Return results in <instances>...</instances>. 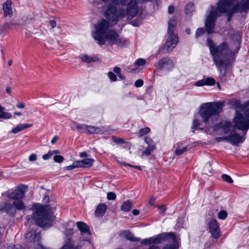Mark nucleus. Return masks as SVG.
Listing matches in <instances>:
<instances>
[{
  "instance_id": "79ce46f5",
  "label": "nucleus",
  "mask_w": 249,
  "mask_h": 249,
  "mask_svg": "<svg viewBox=\"0 0 249 249\" xmlns=\"http://www.w3.org/2000/svg\"><path fill=\"white\" fill-rule=\"evenodd\" d=\"M227 216V213L224 210H221L218 213V217L220 219L224 220Z\"/></svg>"
},
{
  "instance_id": "58836bf2",
  "label": "nucleus",
  "mask_w": 249,
  "mask_h": 249,
  "mask_svg": "<svg viewBox=\"0 0 249 249\" xmlns=\"http://www.w3.org/2000/svg\"><path fill=\"white\" fill-rule=\"evenodd\" d=\"M79 168L77 160L74 161L72 164L69 166H65L64 168L65 170H71L73 169Z\"/></svg>"
},
{
  "instance_id": "0e129e2a",
  "label": "nucleus",
  "mask_w": 249,
  "mask_h": 249,
  "mask_svg": "<svg viewBox=\"0 0 249 249\" xmlns=\"http://www.w3.org/2000/svg\"><path fill=\"white\" fill-rule=\"evenodd\" d=\"M11 249H24L23 247L19 245H15L12 247Z\"/></svg>"
},
{
  "instance_id": "6e6d98bb",
  "label": "nucleus",
  "mask_w": 249,
  "mask_h": 249,
  "mask_svg": "<svg viewBox=\"0 0 249 249\" xmlns=\"http://www.w3.org/2000/svg\"><path fill=\"white\" fill-rule=\"evenodd\" d=\"M37 155L36 154H32L29 157V160L31 162L35 161L36 160Z\"/></svg>"
},
{
  "instance_id": "0eeeda50",
  "label": "nucleus",
  "mask_w": 249,
  "mask_h": 249,
  "mask_svg": "<svg viewBox=\"0 0 249 249\" xmlns=\"http://www.w3.org/2000/svg\"><path fill=\"white\" fill-rule=\"evenodd\" d=\"M177 21L173 18L168 22V37L165 44L164 48L168 53L171 52L177 46L178 38V36L174 34Z\"/></svg>"
},
{
  "instance_id": "9d476101",
  "label": "nucleus",
  "mask_w": 249,
  "mask_h": 249,
  "mask_svg": "<svg viewBox=\"0 0 249 249\" xmlns=\"http://www.w3.org/2000/svg\"><path fill=\"white\" fill-rule=\"evenodd\" d=\"M175 63L168 56L163 57L158 62L157 66L161 71L169 72L173 70Z\"/></svg>"
},
{
  "instance_id": "423d86ee",
  "label": "nucleus",
  "mask_w": 249,
  "mask_h": 249,
  "mask_svg": "<svg viewBox=\"0 0 249 249\" xmlns=\"http://www.w3.org/2000/svg\"><path fill=\"white\" fill-rule=\"evenodd\" d=\"M27 188V186L21 185L16 189L9 190L5 193L7 197L14 200L12 204L6 203L4 205L5 211L9 214L14 215L17 210L21 211L25 208L26 206L22 199L24 197L25 191Z\"/></svg>"
},
{
  "instance_id": "f704fd0d",
  "label": "nucleus",
  "mask_w": 249,
  "mask_h": 249,
  "mask_svg": "<svg viewBox=\"0 0 249 249\" xmlns=\"http://www.w3.org/2000/svg\"><path fill=\"white\" fill-rule=\"evenodd\" d=\"M4 108L0 109V119H9L12 117L11 114L7 112L4 111Z\"/></svg>"
},
{
  "instance_id": "ea45409f",
  "label": "nucleus",
  "mask_w": 249,
  "mask_h": 249,
  "mask_svg": "<svg viewBox=\"0 0 249 249\" xmlns=\"http://www.w3.org/2000/svg\"><path fill=\"white\" fill-rule=\"evenodd\" d=\"M222 179L225 182L228 183H232L233 182V180L231 178V177L226 174H223L221 176Z\"/></svg>"
},
{
  "instance_id": "f8f14e48",
  "label": "nucleus",
  "mask_w": 249,
  "mask_h": 249,
  "mask_svg": "<svg viewBox=\"0 0 249 249\" xmlns=\"http://www.w3.org/2000/svg\"><path fill=\"white\" fill-rule=\"evenodd\" d=\"M76 225L81 232L80 239L82 241H89L91 232L89 226L82 222H76Z\"/></svg>"
},
{
  "instance_id": "20e7f679",
  "label": "nucleus",
  "mask_w": 249,
  "mask_h": 249,
  "mask_svg": "<svg viewBox=\"0 0 249 249\" xmlns=\"http://www.w3.org/2000/svg\"><path fill=\"white\" fill-rule=\"evenodd\" d=\"M207 44L215 66L222 77L225 76L229 65L225 63V59L229 56L230 50L227 42H223L216 45L211 38L207 39Z\"/></svg>"
},
{
  "instance_id": "f03ea898",
  "label": "nucleus",
  "mask_w": 249,
  "mask_h": 249,
  "mask_svg": "<svg viewBox=\"0 0 249 249\" xmlns=\"http://www.w3.org/2000/svg\"><path fill=\"white\" fill-rule=\"evenodd\" d=\"M105 3L110 2L105 13V17L111 22L116 23L119 20L126 17L132 19L138 13L137 0H102Z\"/></svg>"
},
{
  "instance_id": "c85d7f7f",
  "label": "nucleus",
  "mask_w": 249,
  "mask_h": 249,
  "mask_svg": "<svg viewBox=\"0 0 249 249\" xmlns=\"http://www.w3.org/2000/svg\"><path fill=\"white\" fill-rule=\"evenodd\" d=\"M129 44V41L126 39L119 36L115 44H116L119 47L123 48L127 46Z\"/></svg>"
},
{
  "instance_id": "6ab92c4d",
  "label": "nucleus",
  "mask_w": 249,
  "mask_h": 249,
  "mask_svg": "<svg viewBox=\"0 0 249 249\" xmlns=\"http://www.w3.org/2000/svg\"><path fill=\"white\" fill-rule=\"evenodd\" d=\"M104 127H95L92 125H87L86 132L89 134H102L104 132Z\"/></svg>"
},
{
  "instance_id": "39448f33",
  "label": "nucleus",
  "mask_w": 249,
  "mask_h": 249,
  "mask_svg": "<svg viewBox=\"0 0 249 249\" xmlns=\"http://www.w3.org/2000/svg\"><path fill=\"white\" fill-rule=\"evenodd\" d=\"M32 208L35 211L31 217L29 216L27 217L28 223L33 220L36 225L44 228H49L52 225L55 217L53 215V210L50 206L36 203L33 205Z\"/></svg>"
},
{
  "instance_id": "864d4df0",
  "label": "nucleus",
  "mask_w": 249,
  "mask_h": 249,
  "mask_svg": "<svg viewBox=\"0 0 249 249\" xmlns=\"http://www.w3.org/2000/svg\"><path fill=\"white\" fill-rule=\"evenodd\" d=\"M195 85L197 87H201L205 85L204 79L197 81L195 83Z\"/></svg>"
},
{
  "instance_id": "a211bd4d",
  "label": "nucleus",
  "mask_w": 249,
  "mask_h": 249,
  "mask_svg": "<svg viewBox=\"0 0 249 249\" xmlns=\"http://www.w3.org/2000/svg\"><path fill=\"white\" fill-rule=\"evenodd\" d=\"M119 35L115 31L110 30L105 35V37L111 44H115L119 37Z\"/></svg>"
},
{
  "instance_id": "69168bd1",
  "label": "nucleus",
  "mask_w": 249,
  "mask_h": 249,
  "mask_svg": "<svg viewBox=\"0 0 249 249\" xmlns=\"http://www.w3.org/2000/svg\"><path fill=\"white\" fill-rule=\"evenodd\" d=\"M174 8L173 6H170L168 7V13L170 14L174 12Z\"/></svg>"
},
{
  "instance_id": "3c124183",
  "label": "nucleus",
  "mask_w": 249,
  "mask_h": 249,
  "mask_svg": "<svg viewBox=\"0 0 249 249\" xmlns=\"http://www.w3.org/2000/svg\"><path fill=\"white\" fill-rule=\"evenodd\" d=\"M229 138L228 135V136H225V137H221L216 138L215 140L218 142H222V141H224L229 142Z\"/></svg>"
},
{
  "instance_id": "c9c22d12",
  "label": "nucleus",
  "mask_w": 249,
  "mask_h": 249,
  "mask_svg": "<svg viewBox=\"0 0 249 249\" xmlns=\"http://www.w3.org/2000/svg\"><path fill=\"white\" fill-rule=\"evenodd\" d=\"M186 151V147H183L181 145H178L176 147V149L175 151V154L179 156L183 154Z\"/></svg>"
},
{
  "instance_id": "bb28decb",
  "label": "nucleus",
  "mask_w": 249,
  "mask_h": 249,
  "mask_svg": "<svg viewBox=\"0 0 249 249\" xmlns=\"http://www.w3.org/2000/svg\"><path fill=\"white\" fill-rule=\"evenodd\" d=\"M231 39L234 42L235 44L239 45L241 41V33L238 31L234 34L231 35Z\"/></svg>"
},
{
  "instance_id": "13d9d810",
  "label": "nucleus",
  "mask_w": 249,
  "mask_h": 249,
  "mask_svg": "<svg viewBox=\"0 0 249 249\" xmlns=\"http://www.w3.org/2000/svg\"><path fill=\"white\" fill-rule=\"evenodd\" d=\"M49 25L51 26L53 29L56 26V21L54 19H51L49 22Z\"/></svg>"
},
{
  "instance_id": "4468645a",
  "label": "nucleus",
  "mask_w": 249,
  "mask_h": 249,
  "mask_svg": "<svg viewBox=\"0 0 249 249\" xmlns=\"http://www.w3.org/2000/svg\"><path fill=\"white\" fill-rule=\"evenodd\" d=\"M25 237L26 242L35 244L39 241L41 235L40 232L32 230L25 234Z\"/></svg>"
},
{
  "instance_id": "412c9836",
  "label": "nucleus",
  "mask_w": 249,
  "mask_h": 249,
  "mask_svg": "<svg viewBox=\"0 0 249 249\" xmlns=\"http://www.w3.org/2000/svg\"><path fill=\"white\" fill-rule=\"evenodd\" d=\"M107 209V206L106 205L103 203L99 204L95 211L96 215L98 217L103 216L105 213Z\"/></svg>"
},
{
  "instance_id": "09e8293b",
  "label": "nucleus",
  "mask_w": 249,
  "mask_h": 249,
  "mask_svg": "<svg viewBox=\"0 0 249 249\" xmlns=\"http://www.w3.org/2000/svg\"><path fill=\"white\" fill-rule=\"evenodd\" d=\"M145 64V60L142 58L138 59L135 62V64L137 66H142Z\"/></svg>"
},
{
  "instance_id": "a18cd8bd",
  "label": "nucleus",
  "mask_w": 249,
  "mask_h": 249,
  "mask_svg": "<svg viewBox=\"0 0 249 249\" xmlns=\"http://www.w3.org/2000/svg\"><path fill=\"white\" fill-rule=\"evenodd\" d=\"M154 150H155V149H153L152 148H150L147 147L146 148V149L144 151H143V152H142V156L143 157L144 155L148 156V155H150L152 151H153Z\"/></svg>"
},
{
  "instance_id": "6e6552de",
  "label": "nucleus",
  "mask_w": 249,
  "mask_h": 249,
  "mask_svg": "<svg viewBox=\"0 0 249 249\" xmlns=\"http://www.w3.org/2000/svg\"><path fill=\"white\" fill-rule=\"evenodd\" d=\"M109 27V23L105 19H102L95 25L96 31L93 33L94 38L97 40L100 45L105 43V39L103 36Z\"/></svg>"
},
{
  "instance_id": "603ef678",
  "label": "nucleus",
  "mask_w": 249,
  "mask_h": 249,
  "mask_svg": "<svg viewBox=\"0 0 249 249\" xmlns=\"http://www.w3.org/2000/svg\"><path fill=\"white\" fill-rule=\"evenodd\" d=\"M143 81L142 79H138L135 82L134 85L137 88H140L143 86Z\"/></svg>"
},
{
  "instance_id": "8fccbe9b",
  "label": "nucleus",
  "mask_w": 249,
  "mask_h": 249,
  "mask_svg": "<svg viewBox=\"0 0 249 249\" xmlns=\"http://www.w3.org/2000/svg\"><path fill=\"white\" fill-rule=\"evenodd\" d=\"M204 31L202 28H199L197 29L196 32V37L198 38V37L201 36L204 33Z\"/></svg>"
},
{
  "instance_id": "b1692460",
  "label": "nucleus",
  "mask_w": 249,
  "mask_h": 249,
  "mask_svg": "<svg viewBox=\"0 0 249 249\" xmlns=\"http://www.w3.org/2000/svg\"><path fill=\"white\" fill-rule=\"evenodd\" d=\"M79 58L85 63H90L93 62H96L98 60L97 57L95 56L91 57L87 54H81L79 56Z\"/></svg>"
},
{
  "instance_id": "4d7b16f0",
  "label": "nucleus",
  "mask_w": 249,
  "mask_h": 249,
  "mask_svg": "<svg viewBox=\"0 0 249 249\" xmlns=\"http://www.w3.org/2000/svg\"><path fill=\"white\" fill-rule=\"evenodd\" d=\"M141 24V20H133L131 21V24L133 26H139Z\"/></svg>"
},
{
  "instance_id": "5fc2aeb1",
  "label": "nucleus",
  "mask_w": 249,
  "mask_h": 249,
  "mask_svg": "<svg viewBox=\"0 0 249 249\" xmlns=\"http://www.w3.org/2000/svg\"><path fill=\"white\" fill-rule=\"evenodd\" d=\"M53 155L52 154L51 151H49L47 154H44L42 156V159L44 160H47L49 159Z\"/></svg>"
},
{
  "instance_id": "2f4dec72",
  "label": "nucleus",
  "mask_w": 249,
  "mask_h": 249,
  "mask_svg": "<svg viewBox=\"0 0 249 249\" xmlns=\"http://www.w3.org/2000/svg\"><path fill=\"white\" fill-rule=\"evenodd\" d=\"M87 125L76 122L74 123V126L76 128L80 133H86Z\"/></svg>"
},
{
  "instance_id": "7c9ffc66",
  "label": "nucleus",
  "mask_w": 249,
  "mask_h": 249,
  "mask_svg": "<svg viewBox=\"0 0 249 249\" xmlns=\"http://www.w3.org/2000/svg\"><path fill=\"white\" fill-rule=\"evenodd\" d=\"M124 236L126 239L131 241H139L140 240V238L135 237L132 233L128 231L124 232Z\"/></svg>"
},
{
  "instance_id": "4c0bfd02",
  "label": "nucleus",
  "mask_w": 249,
  "mask_h": 249,
  "mask_svg": "<svg viewBox=\"0 0 249 249\" xmlns=\"http://www.w3.org/2000/svg\"><path fill=\"white\" fill-rule=\"evenodd\" d=\"M150 131V129L148 127H145L144 128H142L139 130V132L138 133V136L139 137H141L142 136H144L149 133Z\"/></svg>"
},
{
  "instance_id": "393cba45",
  "label": "nucleus",
  "mask_w": 249,
  "mask_h": 249,
  "mask_svg": "<svg viewBox=\"0 0 249 249\" xmlns=\"http://www.w3.org/2000/svg\"><path fill=\"white\" fill-rule=\"evenodd\" d=\"M32 126V124H20L19 125H18L15 127L13 128L11 130V132L14 134H16L21 131H22L23 130L26 129L28 127H31Z\"/></svg>"
},
{
  "instance_id": "774afa93",
  "label": "nucleus",
  "mask_w": 249,
  "mask_h": 249,
  "mask_svg": "<svg viewBox=\"0 0 249 249\" xmlns=\"http://www.w3.org/2000/svg\"><path fill=\"white\" fill-rule=\"evenodd\" d=\"M58 140V138L56 136H55L53 138V139L51 141V143L52 144H54L55 143V142L57 141V140Z\"/></svg>"
},
{
  "instance_id": "f3484780",
  "label": "nucleus",
  "mask_w": 249,
  "mask_h": 249,
  "mask_svg": "<svg viewBox=\"0 0 249 249\" xmlns=\"http://www.w3.org/2000/svg\"><path fill=\"white\" fill-rule=\"evenodd\" d=\"M79 168H89L93 165L94 160L91 158H86L77 160Z\"/></svg>"
},
{
  "instance_id": "e433bc0d",
  "label": "nucleus",
  "mask_w": 249,
  "mask_h": 249,
  "mask_svg": "<svg viewBox=\"0 0 249 249\" xmlns=\"http://www.w3.org/2000/svg\"><path fill=\"white\" fill-rule=\"evenodd\" d=\"M215 240L216 239H214L213 238V239H210L209 241L205 244V247L207 248L211 249L213 247L215 246L217 243V244H219V243H218V242Z\"/></svg>"
},
{
  "instance_id": "dca6fc26",
  "label": "nucleus",
  "mask_w": 249,
  "mask_h": 249,
  "mask_svg": "<svg viewBox=\"0 0 249 249\" xmlns=\"http://www.w3.org/2000/svg\"><path fill=\"white\" fill-rule=\"evenodd\" d=\"M3 10L6 17L11 18L13 15L12 8V2L10 0H7L3 4Z\"/></svg>"
},
{
  "instance_id": "c756f323",
  "label": "nucleus",
  "mask_w": 249,
  "mask_h": 249,
  "mask_svg": "<svg viewBox=\"0 0 249 249\" xmlns=\"http://www.w3.org/2000/svg\"><path fill=\"white\" fill-rule=\"evenodd\" d=\"M132 208V203L129 200H127L125 202H124L121 207V209L122 211L124 212H128Z\"/></svg>"
},
{
  "instance_id": "72a5a7b5",
  "label": "nucleus",
  "mask_w": 249,
  "mask_h": 249,
  "mask_svg": "<svg viewBox=\"0 0 249 249\" xmlns=\"http://www.w3.org/2000/svg\"><path fill=\"white\" fill-rule=\"evenodd\" d=\"M195 10L194 4L192 2L187 3L185 7V13L187 15L191 14Z\"/></svg>"
},
{
  "instance_id": "338daca9",
  "label": "nucleus",
  "mask_w": 249,
  "mask_h": 249,
  "mask_svg": "<svg viewBox=\"0 0 249 249\" xmlns=\"http://www.w3.org/2000/svg\"><path fill=\"white\" fill-rule=\"evenodd\" d=\"M132 213L134 215H138L140 213L139 210L137 209H134L132 211Z\"/></svg>"
},
{
  "instance_id": "c03bdc74",
  "label": "nucleus",
  "mask_w": 249,
  "mask_h": 249,
  "mask_svg": "<svg viewBox=\"0 0 249 249\" xmlns=\"http://www.w3.org/2000/svg\"><path fill=\"white\" fill-rule=\"evenodd\" d=\"M116 196L113 192H109L107 194V198L109 200H113L116 199Z\"/></svg>"
},
{
  "instance_id": "4be33fe9",
  "label": "nucleus",
  "mask_w": 249,
  "mask_h": 249,
  "mask_svg": "<svg viewBox=\"0 0 249 249\" xmlns=\"http://www.w3.org/2000/svg\"><path fill=\"white\" fill-rule=\"evenodd\" d=\"M231 104L234 107L244 110L245 107H249V100L242 105L240 100H233L231 101Z\"/></svg>"
},
{
  "instance_id": "de8ad7c7",
  "label": "nucleus",
  "mask_w": 249,
  "mask_h": 249,
  "mask_svg": "<svg viewBox=\"0 0 249 249\" xmlns=\"http://www.w3.org/2000/svg\"><path fill=\"white\" fill-rule=\"evenodd\" d=\"M142 245H149L152 244L151 237L148 238H145L141 241Z\"/></svg>"
},
{
  "instance_id": "37998d69",
  "label": "nucleus",
  "mask_w": 249,
  "mask_h": 249,
  "mask_svg": "<svg viewBox=\"0 0 249 249\" xmlns=\"http://www.w3.org/2000/svg\"><path fill=\"white\" fill-rule=\"evenodd\" d=\"M107 75L111 82H115L117 79L116 75L112 71L108 72Z\"/></svg>"
},
{
  "instance_id": "ddd939ff",
  "label": "nucleus",
  "mask_w": 249,
  "mask_h": 249,
  "mask_svg": "<svg viewBox=\"0 0 249 249\" xmlns=\"http://www.w3.org/2000/svg\"><path fill=\"white\" fill-rule=\"evenodd\" d=\"M208 225L212 237L214 239H218L220 235V232L219 226L216 220L214 218L210 219L208 222Z\"/></svg>"
},
{
  "instance_id": "5701e85b",
  "label": "nucleus",
  "mask_w": 249,
  "mask_h": 249,
  "mask_svg": "<svg viewBox=\"0 0 249 249\" xmlns=\"http://www.w3.org/2000/svg\"><path fill=\"white\" fill-rule=\"evenodd\" d=\"M36 249H49L48 248L44 247L39 244H37L35 247ZM61 249H78L76 247H73L71 242L69 241L67 242Z\"/></svg>"
},
{
  "instance_id": "f257e3e1",
  "label": "nucleus",
  "mask_w": 249,
  "mask_h": 249,
  "mask_svg": "<svg viewBox=\"0 0 249 249\" xmlns=\"http://www.w3.org/2000/svg\"><path fill=\"white\" fill-rule=\"evenodd\" d=\"M249 9V0H219L215 5H212L205 22L206 30L208 34L213 33L217 18L226 14L227 20L230 21L233 14L237 12H245Z\"/></svg>"
},
{
  "instance_id": "2eb2a0df",
  "label": "nucleus",
  "mask_w": 249,
  "mask_h": 249,
  "mask_svg": "<svg viewBox=\"0 0 249 249\" xmlns=\"http://www.w3.org/2000/svg\"><path fill=\"white\" fill-rule=\"evenodd\" d=\"M228 136L229 138V142L235 146H237L239 143L243 142L245 139L244 136H242L235 132L234 130L230 132Z\"/></svg>"
},
{
  "instance_id": "7ed1b4c3",
  "label": "nucleus",
  "mask_w": 249,
  "mask_h": 249,
  "mask_svg": "<svg viewBox=\"0 0 249 249\" xmlns=\"http://www.w3.org/2000/svg\"><path fill=\"white\" fill-rule=\"evenodd\" d=\"M224 103L221 102H208L202 104L199 107L197 113L195 115L192 129H203V124L211 126L217 121L219 114L222 111Z\"/></svg>"
},
{
  "instance_id": "9b49d317",
  "label": "nucleus",
  "mask_w": 249,
  "mask_h": 249,
  "mask_svg": "<svg viewBox=\"0 0 249 249\" xmlns=\"http://www.w3.org/2000/svg\"><path fill=\"white\" fill-rule=\"evenodd\" d=\"M213 128L215 131L221 129L225 134L231 132L235 129L234 125H232L231 123L228 121H222L214 124Z\"/></svg>"
},
{
  "instance_id": "1a4fd4ad",
  "label": "nucleus",
  "mask_w": 249,
  "mask_h": 249,
  "mask_svg": "<svg viewBox=\"0 0 249 249\" xmlns=\"http://www.w3.org/2000/svg\"><path fill=\"white\" fill-rule=\"evenodd\" d=\"M233 123L235 128L242 131L246 135L249 129V121L242 114L237 113L233 119Z\"/></svg>"
},
{
  "instance_id": "bf43d9fd",
  "label": "nucleus",
  "mask_w": 249,
  "mask_h": 249,
  "mask_svg": "<svg viewBox=\"0 0 249 249\" xmlns=\"http://www.w3.org/2000/svg\"><path fill=\"white\" fill-rule=\"evenodd\" d=\"M244 115L245 118L249 121V107L247 108L244 110Z\"/></svg>"
},
{
  "instance_id": "052dcab7",
  "label": "nucleus",
  "mask_w": 249,
  "mask_h": 249,
  "mask_svg": "<svg viewBox=\"0 0 249 249\" xmlns=\"http://www.w3.org/2000/svg\"><path fill=\"white\" fill-rule=\"evenodd\" d=\"M121 70L118 67H115L113 69V71L116 73L117 75H118L121 73Z\"/></svg>"
},
{
  "instance_id": "473e14b6",
  "label": "nucleus",
  "mask_w": 249,
  "mask_h": 249,
  "mask_svg": "<svg viewBox=\"0 0 249 249\" xmlns=\"http://www.w3.org/2000/svg\"><path fill=\"white\" fill-rule=\"evenodd\" d=\"M144 141L146 144H147L148 147L155 150L156 149L155 142L150 137H146L145 138Z\"/></svg>"
},
{
  "instance_id": "a19ab883",
  "label": "nucleus",
  "mask_w": 249,
  "mask_h": 249,
  "mask_svg": "<svg viewBox=\"0 0 249 249\" xmlns=\"http://www.w3.org/2000/svg\"><path fill=\"white\" fill-rule=\"evenodd\" d=\"M205 85H210L212 86L214 85L215 83V80L212 77H207V78L204 79Z\"/></svg>"
},
{
  "instance_id": "e2e57ef3",
  "label": "nucleus",
  "mask_w": 249,
  "mask_h": 249,
  "mask_svg": "<svg viewBox=\"0 0 249 249\" xmlns=\"http://www.w3.org/2000/svg\"><path fill=\"white\" fill-rule=\"evenodd\" d=\"M159 209L160 211V213H161L163 214L164 213V212L165 211V210H166V208H165V207L164 206H162L161 205V206H160L159 207Z\"/></svg>"
},
{
  "instance_id": "49530a36",
  "label": "nucleus",
  "mask_w": 249,
  "mask_h": 249,
  "mask_svg": "<svg viewBox=\"0 0 249 249\" xmlns=\"http://www.w3.org/2000/svg\"><path fill=\"white\" fill-rule=\"evenodd\" d=\"M53 160L56 162L61 163L64 160V158L60 155H55L53 157Z\"/></svg>"
},
{
  "instance_id": "680f3d73",
  "label": "nucleus",
  "mask_w": 249,
  "mask_h": 249,
  "mask_svg": "<svg viewBox=\"0 0 249 249\" xmlns=\"http://www.w3.org/2000/svg\"><path fill=\"white\" fill-rule=\"evenodd\" d=\"M79 156L81 158L88 157V154H87V153L86 152H82L80 153Z\"/></svg>"
},
{
  "instance_id": "cd10ccee",
  "label": "nucleus",
  "mask_w": 249,
  "mask_h": 249,
  "mask_svg": "<svg viewBox=\"0 0 249 249\" xmlns=\"http://www.w3.org/2000/svg\"><path fill=\"white\" fill-rule=\"evenodd\" d=\"M13 24L11 23H6L0 26V38L3 36Z\"/></svg>"
},
{
  "instance_id": "a878e982",
  "label": "nucleus",
  "mask_w": 249,
  "mask_h": 249,
  "mask_svg": "<svg viewBox=\"0 0 249 249\" xmlns=\"http://www.w3.org/2000/svg\"><path fill=\"white\" fill-rule=\"evenodd\" d=\"M172 238V242L170 244H166L164 246L162 249H178V246L177 242L174 237V235L171 233Z\"/></svg>"
},
{
  "instance_id": "aec40b11",
  "label": "nucleus",
  "mask_w": 249,
  "mask_h": 249,
  "mask_svg": "<svg viewBox=\"0 0 249 249\" xmlns=\"http://www.w3.org/2000/svg\"><path fill=\"white\" fill-rule=\"evenodd\" d=\"M171 233H160L157 235L156 236L151 237L152 244H157L161 243L165 239L167 238V236Z\"/></svg>"
}]
</instances>
